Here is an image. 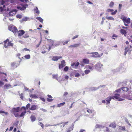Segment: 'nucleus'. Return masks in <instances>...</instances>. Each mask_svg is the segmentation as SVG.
Returning a JSON list of instances; mask_svg holds the SVG:
<instances>
[{"instance_id": "f257e3e1", "label": "nucleus", "mask_w": 132, "mask_h": 132, "mask_svg": "<svg viewBox=\"0 0 132 132\" xmlns=\"http://www.w3.org/2000/svg\"><path fill=\"white\" fill-rule=\"evenodd\" d=\"M120 19L122 20L125 26H128V24L130 23V19L129 18H127L125 16H122L121 17Z\"/></svg>"}, {"instance_id": "f03ea898", "label": "nucleus", "mask_w": 132, "mask_h": 132, "mask_svg": "<svg viewBox=\"0 0 132 132\" xmlns=\"http://www.w3.org/2000/svg\"><path fill=\"white\" fill-rule=\"evenodd\" d=\"M9 30L13 32L15 35H16L18 31L17 28L14 26H10L8 27Z\"/></svg>"}, {"instance_id": "7ed1b4c3", "label": "nucleus", "mask_w": 132, "mask_h": 132, "mask_svg": "<svg viewBox=\"0 0 132 132\" xmlns=\"http://www.w3.org/2000/svg\"><path fill=\"white\" fill-rule=\"evenodd\" d=\"M13 44L11 42H10L9 40L7 39L4 41V47L5 48L10 47L13 46Z\"/></svg>"}, {"instance_id": "20e7f679", "label": "nucleus", "mask_w": 132, "mask_h": 132, "mask_svg": "<svg viewBox=\"0 0 132 132\" xmlns=\"http://www.w3.org/2000/svg\"><path fill=\"white\" fill-rule=\"evenodd\" d=\"M20 5L22 7L18 6L17 7V9L21 11H23L25 10L26 8L28 6V5L27 4H21Z\"/></svg>"}, {"instance_id": "39448f33", "label": "nucleus", "mask_w": 132, "mask_h": 132, "mask_svg": "<svg viewBox=\"0 0 132 132\" xmlns=\"http://www.w3.org/2000/svg\"><path fill=\"white\" fill-rule=\"evenodd\" d=\"M47 40V42L50 43L51 45H49L48 47V48H46L48 49V51H50L51 49V47L52 46H53L54 43V41L53 40L49 39L47 38H46Z\"/></svg>"}, {"instance_id": "423d86ee", "label": "nucleus", "mask_w": 132, "mask_h": 132, "mask_svg": "<svg viewBox=\"0 0 132 132\" xmlns=\"http://www.w3.org/2000/svg\"><path fill=\"white\" fill-rule=\"evenodd\" d=\"M120 95L118 94H116L114 96H112V99L114 100L115 99L118 100L119 101H122L123 99L119 97Z\"/></svg>"}, {"instance_id": "0eeeda50", "label": "nucleus", "mask_w": 132, "mask_h": 132, "mask_svg": "<svg viewBox=\"0 0 132 132\" xmlns=\"http://www.w3.org/2000/svg\"><path fill=\"white\" fill-rule=\"evenodd\" d=\"M66 65L65 61L63 60L61 62L60 64L59 65V69L62 68H63Z\"/></svg>"}, {"instance_id": "6e6552de", "label": "nucleus", "mask_w": 132, "mask_h": 132, "mask_svg": "<svg viewBox=\"0 0 132 132\" xmlns=\"http://www.w3.org/2000/svg\"><path fill=\"white\" fill-rule=\"evenodd\" d=\"M89 54L93 55L91 56L92 57L96 58L99 56V54L97 52L90 53Z\"/></svg>"}, {"instance_id": "1a4fd4ad", "label": "nucleus", "mask_w": 132, "mask_h": 132, "mask_svg": "<svg viewBox=\"0 0 132 132\" xmlns=\"http://www.w3.org/2000/svg\"><path fill=\"white\" fill-rule=\"evenodd\" d=\"M18 36L20 37L22 36L25 33L24 31L23 30H20L18 31Z\"/></svg>"}, {"instance_id": "9d476101", "label": "nucleus", "mask_w": 132, "mask_h": 132, "mask_svg": "<svg viewBox=\"0 0 132 132\" xmlns=\"http://www.w3.org/2000/svg\"><path fill=\"white\" fill-rule=\"evenodd\" d=\"M37 109V106L35 105H31L29 109L31 110H34Z\"/></svg>"}, {"instance_id": "9b49d317", "label": "nucleus", "mask_w": 132, "mask_h": 132, "mask_svg": "<svg viewBox=\"0 0 132 132\" xmlns=\"http://www.w3.org/2000/svg\"><path fill=\"white\" fill-rule=\"evenodd\" d=\"M102 66V65L101 64L97 63L95 66V69L97 70L98 69L100 68Z\"/></svg>"}, {"instance_id": "f8f14e48", "label": "nucleus", "mask_w": 132, "mask_h": 132, "mask_svg": "<svg viewBox=\"0 0 132 132\" xmlns=\"http://www.w3.org/2000/svg\"><path fill=\"white\" fill-rule=\"evenodd\" d=\"M47 96L48 98H47V101L48 102H52L53 99L52 98L53 97L52 96L50 95H48Z\"/></svg>"}, {"instance_id": "ddd939ff", "label": "nucleus", "mask_w": 132, "mask_h": 132, "mask_svg": "<svg viewBox=\"0 0 132 132\" xmlns=\"http://www.w3.org/2000/svg\"><path fill=\"white\" fill-rule=\"evenodd\" d=\"M82 62L85 64H88L89 63V60L87 59H84L82 60Z\"/></svg>"}, {"instance_id": "4468645a", "label": "nucleus", "mask_w": 132, "mask_h": 132, "mask_svg": "<svg viewBox=\"0 0 132 132\" xmlns=\"http://www.w3.org/2000/svg\"><path fill=\"white\" fill-rule=\"evenodd\" d=\"M109 126L114 128H115L116 126V124L115 122L111 123Z\"/></svg>"}, {"instance_id": "2eb2a0df", "label": "nucleus", "mask_w": 132, "mask_h": 132, "mask_svg": "<svg viewBox=\"0 0 132 132\" xmlns=\"http://www.w3.org/2000/svg\"><path fill=\"white\" fill-rule=\"evenodd\" d=\"M30 119L31 121L32 122H33L35 121L36 120V117L35 116L33 115H32L30 117Z\"/></svg>"}, {"instance_id": "dca6fc26", "label": "nucleus", "mask_w": 132, "mask_h": 132, "mask_svg": "<svg viewBox=\"0 0 132 132\" xmlns=\"http://www.w3.org/2000/svg\"><path fill=\"white\" fill-rule=\"evenodd\" d=\"M74 125L73 124H72L69 127L68 129V130L67 132H70L73 129Z\"/></svg>"}, {"instance_id": "f3484780", "label": "nucleus", "mask_w": 132, "mask_h": 132, "mask_svg": "<svg viewBox=\"0 0 132 132\" xmlns=\"http://www.w3.org/2000/svg\"><path fill=\"white\" fill-rule=\"evenodd\" d=\"M61 58H62V57L54 56L53 57L52 59L53 61H56Z\"/></svg>"}, {"instance_id": "a211bd4d", "label": "nucleus", "mask_w": 132, "mask_h": 132, "mask_svg": "<svg viewBox=\"0 0 132 132\" xmlns=\"http://www.w3.org/2000/svg\"><path fill=\"white\" fill-rule=\"evenodd\" d=\"M129 46H128L127 47H126L125 48V53H124V55H126L127 53V52H130L131 51V50H128V48H129Z\"/></svg>"}, {"instance_id": "6ab92c4d", "label": "nucleus", "mask_w": 132, "mask_h": 132, "mask_svg": "<svg viewBox=\"0 0 132 132\" xmlns=\"http://www.w3.org/2000/svg\"><path fill=\"white\" fill-rule=\"evenodd\" d=\"M11 86L10 84H6L4 86V89H8L10 88L11 87Z\"/></svg>"}, {"instance_id": "aec40b11", "label": "nucleus", "mask_w": 132, "mask_h": 132, "mask_svg": "<svg viewBox=\"0 0 132 132\" xmlns=\"http://www.w3.org/2000/svg\"><path fill=\"white\" fill-rule=\"evenodd\" d=\"M20 110L19 107H18L16 108H14L13 109V110L14 113L15 112H17L19 111Z\"/></svg>"}, {"instance_id": "412c9836", "label": "nucleus", "mask_w": 132, "mask_h": 132, "mask_svg": "<svg viewBox=\"0 0 132 132\" xmlns=\"http://www.w3.org/2000/svg\"><path fill=\"white\" fill-rule=\"evenodd\" d=\"M112 99V97L109 96L108 97L106 100V102H107V104L110 103V101Z\"/></svg>"}, {"instance_id": "4be33fe9", "label": "nucleus", "mask_w": 132, "mask_h": 132, "mask_svg": "<svg viewBox=\"0 0 132 132\" xmlns=\"http://www.w3.org/2000/svg\"><path fill=\"white\" fill-rule=\"evenodd\" d=\"M80 45V44H75L73 45H71L68 46L69 48L70 47H77L78 46Z\"/></svg>"}, {"instance_id": "5701e85b", "label": "nucleus", "mask_w": 132, "mask_h": 132, "mask_svg": "<svg viewBox=\"0 0 132 132\" xmlns=\"http://www.w3.org/2000/svg\"><path fill=\"white\" fill-rule=\"evenodd\" d=\"M34 11L35 12V13L37 15L39 14V12L37 7L34 9Z\"/></svg>"}, {"instance_id": "b1692460", "label": "nucleus", "mask_w": 132, "mask_h": 132, "mask_svg": "<svg viewBox=\"0 0 132 132\" xmlns=\"http://www.w3.org/2000/svg\"><path fill=\"white\" fill-rule=\"evenodd\" d=\"M68 122V121L62 122L60 123L62 125H61L60 127L62 128H63L64 127L65 125H66Z\"/></svg>"}, {"instance_id": "393cba45", "label": "nucleus", "mask_w": 132, "mask_h": 132, "mask_svg": "<svg viewBox=\"0 0 132 132\" xmlns=\"http://www.w3.org/2000/svg\"><path fill=\"white\" fill-rule=\"evenodd\" d=\"M120 32L122 35L124 34L125 36H126L125 35L127 34V32L125 30L123 29H121Z\"/></svg>"}, {"instance_id": "a878e982", "label": "nucleus", "mask_w": 132, "mask_h": 132, "mask_svg": "<svg viewBox=\"0 0 132 132\" xmlns=\"http://www.w3.org/2000/svg\"><path fill=\"white\" fill-rule=\"evenodd\" d=\"M65 104V102H63L62 103H60L57 104V106L58 107H60L64 105Z\"/></svg>"}, {"instance_id": "bb28decb", "label": "nucleus", "mask_w": 132, "mask_h": 132, "mask_svg": "<svg viewBox=\"0 0 132 132\" xmlns=\"http://www.w3.org/2000/svg\"><path fill=\"white\" fill-rule=\"evenodd\" d=\"M30 96L32 98H38L37 96L35 94H31Z\"/></svg>"}, {"instance_id": "cd10ccee", "label": "nucleus", "mask_w": 132, "mask_h": 132, "mask_svg": "<svg viewBox=\"0 0 132 132\" xmlns=\"http://www.w3.org/2000/svg\"><path fill=\"white\" fill-rule=\"evenodd\" d=\"M26 113V111H24V112H23L21 113L20 115L19 116L20 117H21L24 116L25 114Z\"/></svg>"}, {"instance_id": "c85d7f7f", "label": "nucleus", "mask_w": 132, "mask_h": 132, "mask_svg": "<svg viewBox=\"0 0 132 132\" xmlns=\"http://www.w3.org/2000/svg\"><path fill=\"white\" fill-rule=\"evenodd\" d=\"M93 66H91L89 65H87L86 66V68L89 69L90 70H93Z\"/></svg>"}, {"instance_id": "c756f323", "label": "nucleus", "mask_w": 132, "mask_h": 132, "mask_svg": "<svg viewBox=\"0 0 132 132\" xmlns=\"http://www.w3.org/2000/svg\"><path fill=\"white\" fill-rule=\"evenodd\" d=\"M36 19L38 20L40 22H42L43 20V19L40 17H37L36 18Z\"/></svg>"}, {"instance_id": "7c9ffc66", "label": "nucleus", "mask_w": 132, "mask_h": 132, "mask_svg": "<svg viewBox=\"0 0 132 132\" xmlns=\"http://www.w3.org/2000/svg\"><path fill=\"white\" fill-rule=\"evenodd\" d=\"M105 18L108 20H114V19L112 16H106Z\"/></svg>"}, {"instance_id": "2f4dec72", "label": "nucleus", "mask_w": 132, "mask_h": 132, "mask_svg": "<svg viewBox=\"0 0 132 132\" xmlns=\"http://www.w3.org/2000/svg\"><path fill=\"white\" fill-rule=\"evenodd\" d=\"M119 129H120L123 131H125V126H120L119 127Z\"/></svg>"}, {"instance_id": "473e14b6", "label": "nucleus", "mask_w": 132, "mask_h": 132, "mask_svg": "<svg viewBox=\"0 0 132 132\" xmlns=\"http://www.w3.org/2000/svg\"><path fill=\"white\" fill-rule=\"evenodd\" d=\"M122 89L124 91H127L128 90V88L125 87H122Z\"/></svg>"}, {"instance_id": "72a5a7b5", "label": "nucleus", "mask_w": 132, "mask_h": 132, "mask_svg": "<svg viewBox=\"0 0 132 132\" xmlns=\"http://www.w3.org/2000/svg\"><path fill=\"white\" fill-rule=\"evenodd\" d=\"M53 78L54 79H55L56 80H57L58 78V75H53Z\"/></svg>"}, {"instance_id": "f704fd0d", "label": "nucleus", "mask_w": 132, "mask_h": 132, "mask_svg": "<svg viewBox=\"0 0 132 132\" xmlns=\"http://www.w3.org/2000/svg\"><path fill=\"white\" fill-rule=\"evenodd\" d=\"M87 112L89 114H92V113L93 112V111L92 110H90L88 109L87 110Z\"/></svg>"}, {"instance_id": "c9c22d12", "label": "nucleus", "mask_w": 132, "mask_h": 132, "mask_svg": "<svg viewBox=\"0 0 132 132\" xmlns=\"http://www.w3.org/2000/svg\"><path fill=\"white\" fill-rule=\"evenodd\" d=\"M0 113H4L5 115H7L8 114V113L7 112H5L4 111L2 110L0 111Z\"/></svg>"}, {"instance_id": "e433bc0d", "label": "nucleus", "mask_w": 132, "mask_h": 132, "mask_svg": "<svg viewBox=\"0 0 132 132\" xmlns=\"http://www.w3.org/2000/svg\"><path fill=\"white\" fill-rule=\"evenodd\" d=\"M24 57L26 59H29L30 58V55L29 54L25 56Z\"/></svg>"}, {"instance_id": "4c0bfd02", "label": "nucleus", "mask_w": 132, "mask_h": 132, "mask_svg": "<svg viewBox=\"0 0 132 132\" xmlns=\"http://www.w3.org/2000/svg\"><path fill=\"white\" fill-rule=\"evenodd\" d=\"M30 106V104L29 103L28 104L26 105V109H28L29 108Z\"/></svg>"}, {"instance_id": "58836bf2", "label": "nucleus", "mask_w": 132, "mask_h": 132, "mask_svg": "<svg viewBox=\"0 0 132 132\" xmlns=\"http://www.w3.org/2000/svg\"><path fill=\"white\" fill-rule=\"evenodd\" d=\"M114 4V3L112 1H111L110 2V4L109 6L111 7H112L113 6Z\"/></svg>"}, {"instance_id": "ea45409f", "label": "nucleus", "mask_w": 132, "mask_h": 132, "mask_svg": "<svg viewBox=\"0 0 132 132\" xmlns=\"http://www.w3.org/2000/svg\"><path fill=\"white\" fill-rule=\"evenodd\" d=\"M90 72V70H85L84 71L85 73L86 74H87L89 73Z\"/></svg>"}, {"instance_id": "a19ab883", "label": "nucleus", "mask_w": 132, "mask_h": 132, "mask_svg": "<svg viewBox=\"0 0 132 132\" xmlns=\"http://www.w3.org/2000/svg\"><path fill=\"white\" fill-rule=\"evenodd\" d=\"M16 17L18 18L21 19L22 18V16L21 14H18L16 15Z\"/></svg>"}, {"instance_id": "79ce46f5", "label": "nucleus", "mask_w": 132, "mask_h": 132, "mask_svg": "<svg viewBox=\"0 0 132 132\" xmlns=\"http://www.w3.org/2000/svg\"><path fill=\"white\" fill-rule=\"evenodd\" d=\"M29 37V36L28 34H26L24 35L23 36V37L24 38H28Z\"/></svg>"}, {"instance_id": "37998d69", "label": "nucleus", "mask_w": 132, "mask_h": 132, "mask_svg": "<svg viewBox=\"0 0 132 132\" xmlns=\"http://www.w3.org/2000/svg\"><path fill=\"white\" fill-rule=\"evenodd\" d=\"M69 68L68 67L66 66L64 69V71H67L68 70Z\"/></svg>"}, {"instance_id": "c03bdc74", "label": "nucleus", "mask_w": 132, "mask_h": 132, "mask_svg": "<svg viewBox=\"0 0 132 132\" xmlns=\"http://www.w3.org/2000/svg\"><path fill=\"white\" fill-rule=\"evenodd\" d=\"M117 10H115L114 12H112L111 13V14L112 15H114L116 14L117 12Z\"/></svg>"}, {"instance_id": "a18cd8bd", "label": "nucleus", "mask_w": 132, "mask_h": 132, "mask_svg": "<svg viewBox=\"0 0 132 132\" xmlns=\"http://www.w3.org/2000/svg\"><path fill=\"white\" fill-rule=\"evenodd\" d=\"M102 127V126L98 124H97L95 126L96 128H99Z\"/></svg>"}, {"instance_id": "49530a36", "label": "nucleus", "mask_w": 132, "mask_h": 132, "mask_svg": "<svg viewBox=\"0 0 132 132\" xmlns=\"http://www.w3.org/2000/svg\"><path fill=\"white\" fill-rule=\"evenodd\" d=\"M0 2L1 5H3L5 3V2L3 0H1L0 1Z\"/></svg>"}, {"instance_id": "de8ad7c7", "label": "nucleus", "mask_w": 132, "mask_h": 132, "mask_svg": "<svg viewBox=\"0 0 132 132\" xmlns=\"http://www.w3.org/2000/svg\"><path fill=\"white\" fill-rule=\"evenodd\" d=\"M125 121L127 122V123L129 125V126H131V125L129 122L128 120V119H126L125 120Z\"/></svg>"}, {"instance_id": "09e8293b", "label": "nucleus", "mask_w": 132, "mask_h": 132, "mask_svg": "<svg viewBox=\"0 0 132 132\" xmlns=\"http://www.w3.org/2000/svg\"><path fill=\"white\" fill-rule=\"evenodd\" d=\"M113 11V9H107V11L108 12H112Z\"/></svg>"}, {"instance_id": "8fccbe9b", "label": "nucleus", "mask_w": 132, "mask_h": 132, "mask_svg": "<svg viewBox=\"0 0 132 132\" xmlns=\"http://www.w3.org/2000/svg\"><path fill=\"white\" fill-rule=\"evenodd\" d=\"M16 63H12L11 64L12 66L13 67H14L15 66V67H17V66L15 65V64Z\"/></svg>"}, {"instance_id": "3c124183", "label": "nucleus", "mask_w": 132, "mask_h": 132, "mask_svg": "<svg viewBox=\"0 0 132 132\" xmlns=\"http://www.w3.org/2000/svg\"><path fill=\"white\" fill-rule=\"evenodd\" d=\"M40 125L43 128L44 127V124L41 122H39Z\"/></svg>"}, {"instance_id": "603ef678", "label": "nucleus", "mask_w": 132, "mask_h": 132, "mask_svg": "<svg viewBox=\"0 0 132 132\" xmlns=\"http://www.w3.org/2000/svg\"><path fill=\"white\" fill-rule=\"evenodd\" d=\"M78 37V35H76L75 36L73 37L72 38V40H73L75 38H77Z\"/></svg>"}, {"instance_id": "864d4df0", "label": "nucleus", "mask_w": 132, "mask_h": 132, "mask_svg": "<svg viewBox=\"0 0 132 132\" xmlns=\"http://www.w3.org/2000/svg\"><path fill=\"white\" fill-rule=\"evenodd\" d=\"M80 76V74L78 73H76V75H75V76L76 77H79Z\"/></svg>"}, {"instance_id": "5fc2aeb1", "label": "nucleus", "mask_w": 132, "mask_h": 132, "mask_svg": "<svg viewBox=\"0 0 132 132\" xmlns=\"http://www.w3.org/2000/svg\"><path fill=\"white\" fill-rule=\"evenodd\" d=\"M79 65V62H77L75 63V67H77Z\"/></svg>"}, {"instance_id": "6e6d98bb", "label": "nucleus", "mask_w": 132, "mask_h": 132, "mask_svg": "<svg viewBox=\"0 0 132 132\" xmlns=\"http://www.w3.org/2000/svg\"><path fill=\"white\" fill-rule=\"evenodd\" d=\"M20 98L22 100H23V95L22 94H21L20 96Z\"/></svg>"}, {"instance_id": "4d7b16f0", "label": "nucleus", "mask_w": 132, "mask_h": 132, "mask_svg": "<svg viewBox=\"0 0 132 132\" xmlns=\"http://www.w3.org/2000/svg\"><path fill=\"white\" fill-rule=\"evenodd\" d=\"M68 94V93L67 92H65L63 94V96H65Z\"/></svg>"}, {"instance_id": "13d9d810", "label": "nucleus", "mask_w": 132, "mask_h": 132, "mask_svg": "<svg viewBox=\"0 0 132 132\" xmlns=\"http://www.w3.org/2000/svg\"><path fill=\"white\" fill-rule=\"evenodd\" d=\"M114 37H117V36L116 35L114 34L112 36V37H113L112 39H115V38H114Z\"/></svg>"}, {"instance_id": "bf43d9fd", "label": "nucleus", "mask_w": 132, "mask_h": 132, "mask_svg": "<svg viewBox=\"0 0 132 132\" xmlns=\"http://www.w3.org/2000/svg\"><path fill=\"white\" fill-rule=\"evenodd\" d=\"M122 6V4H119V10H120Z\"/></svg>"}, {"instance_id": "052dcab7", "label": "nucleus", "mask_w": 132, "mask_h": 132, "mask_svg": "<svg viewBox=\"0 0 132 132\" xmlns=\"http://www.w3.org/2000/svg\"><path fill=\"white\" fill-rule=\"evenodd\" d=\"M40 99L42 100V101L44 102H45V98H44L43 97H40Z\"/></svg>"}, {"instance_id": "680f3d73", "label": "nucleus", "mask_w": 132, "mask_h": 132, "mask_svg": "<svg viewBox=\"0 0 132 132\" xmlns=\"http://www.w3.org/2000/svg\"><path fill=\"white\" fill-rule=\"evenodd\" d=\"M14 114L15 115V116L16 117H19V114L18 113H16L15 114L14 113Z\"/></svg>"}, {"instance_id": "e2e57ef3", "label": "nucleus", "mask_w": 132, "mask_h": 132, "mask_svg": "<svg viewBox=\"0 0 132 132\" xmlns=\"http://www.w3.org/2000/svg\"><path fill=\"white\" fill-rule=\"evenodd\" d=\"M52 125H50L48 124H45V126L46 127H48L52 126Z\"/></svg>"}, {"instance_id": "0e129e2a", "label": "nucleus", "mask_w": 132, "mask_h": 132, "mask_svg": "<svg viewBox=\"0 0 132 132\" xmlns=\"http://www.w3.org/2000/svg\"><path fill=\"white\" fill-rule=\"evenodd\" d=\"M0 74H4L5 75L6 77L7 76V75H6V73H4V72H0Z\"/></svg>"}, {"instance_id": "69168bd1", "label": "nucleus", "mask_w": 132, "mask_h": 132, "mask_svg": "<svg viewBox=\"0 0 132 132\" xmlns=\"http://www.w3.org/2000/svg\"><path fill=\"white\" fill-rule=\"evenodd\" d=\"M15 2V0H10V2L11 3H14Z\"/></svg>"}, {"instance_id": "338daca9", "label": "nucleus", "mask_w": 132, "mask_h": 132, "mask_svg": "<svg viewBox=\"0 0 132 132\" xmlns=\"http://www.w3.org/2000/svg\"><path fill=\"white\" fill-rule=\"evenodd\" d=\"M4 84L3 82L0 81V86H1L3 85H4Z\"/></svg>"}, {"instance_id": "774afa93", "label": "nucleus", "mask_w": 132, "mask_h": 132, "mask_svg": "<svg viewBox=\"0 0 132 132\" xmlns=\"http://www.w3.org/2000/svg\"><path fill=\"white\" fill-rule=\"evenodd\" d=\"M128 46H129V48H128V50H131L130 49L131 48H132V47L131 45H129Z\"/></svg>"}]
</instances>
